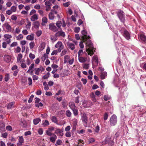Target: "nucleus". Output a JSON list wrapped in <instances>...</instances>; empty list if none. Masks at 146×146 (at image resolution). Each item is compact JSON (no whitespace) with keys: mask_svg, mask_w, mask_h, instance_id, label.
I'll return each mask as SVG.
<instances>
[{"mask_svg":"<svg viewBox=\"0 0 146 146\" xmlns=\"http://www.w3.org/2000/svg\"><path fill=\"white\" fill-rule=\"evenodd\" d=\"M81 33L82 35L81 40L83 42L86 41V44L87 48L86 50L88 55L92 56L94 54V48L91 40H89L90 37L87 35V31L85 30H82Z\"/></svg>","mask_w":146,"mask_h":146,"instance_id":"f257e3e1","label":"nucleus"},{"mask_svg":"<svg viewBox=\"0 0 146 146\" xmlns=\"http://www.w3.org/2000/svg\"><path fill=\"white\" fill-rule=\"evenodd\" d=\"M117 14L121 21L124 23L125 21V13L122 10H119L117 12Z\"/></svg>","mask_w":146,"mask_h":146,"instance_id":"f03ea898","label":"nucleus"},{"mask_svg":"<svg viewBox=\"0 0 146 146\" xmlns=\"http://www.w3.org/2000/svg\"><path fill=\"white\" fill-rule=\"evenodd\" d=\"M110 125L112 126H114L116 124L117 118L115 115L113 114L111 115L110 118Z\"/></svg>","mask_w":146,"mask_h":146,"instance_id":"7ed1b4c3","label":"nucleus"},{"mask_svg":"<svg viewBox=\"0 0 146 146\" xmlns=\"http://www.w3.org/2000/svg\"><path fill=\"white\" fill-rule=\"evenodd\" d=\"M55 47L58 48V52H61L62 50L64 48V46L62 43L60 41H58L55 45Z\"/></svg>","mask_w":146,"mask_h":146,"instance_id":"20e7f679","label":"nucleus"},{"mask_svg":"<svg viewBox=\"0 0 146 146\" xmlns=\"http://www.w3.org/2000/svg\"><path fill=\"white\" fill-rule=\"evenodd\" d=\"M82 117V121L86 124L88 122V118L86 114L84 112L81 113Z\"/></svg>","mask_w":146,"mask_h":146,"instance_id":"39448f33","label":"nucleus"},{"mask_svg":"<svg viewBox=\"0 0 146 146\" xmlns=\"http://www.w3.org/2000/svg\"><path fill=\"white\" fill-rule=\"evenodd\" d=\"M49 29L54 32H56L58 31V29L54 25V23H50L49 25Z\"/></svg>","mask_w":146,"mask_h":146,"instance_id":"423d86ee","label":"nucleus"},{"mask_svg":"<svg viewBox=\"0 0 146 146\" xmlns=\"http://www.w3.org/2000/svg\"><path fill=\"white\" fill-rule=\"evenodd\" d=\"M124 32L123 35L127 40H129L130 38V35L128 31L125 29H124Z\"/></svg>","mask_w":146,"mask_h":146,"instance_id":"0eeeda50","label":"nucleus"},{"mask_svg":"<svg viewBox=\"0 0 146 146\" xmlns=\"http://www.w3.org/2000/svg\"><path fill=\"white\" fill-rule=\"evenodd\" d=\"M139 39V40L142 43L145 44L146 43V37L143 34L140 35Z\"/></svg>","mask_w":146,"mask_h":146,"instance_id":"6e6552de","label":"nucleus"},{"mask_svg":"<svg viewBox=\"0 0 146 146\" xmlns=\"http://www.w3.org/2000/svg\"><path fill=\"white\" fill-rule=\"evenodd\" d=\"M54 127H51L48 128V129L46 131V133L48 136H51L53 133H51V132L54 130Z\"/></svg>","mask_w":146,"mask_h":146,"instance_id":"1a4fd4ad","label":"nucleus"},{"mask_svg":"<svg viewBox=\"0 0 146 146\" xmlns=\"http://www.w3.org/2000/svg\"><path fill=\"white\" fill-rule=\"evenodd\" d=\"M58 136H62L63 135V131L61 130L59 128H57L54 132Z\"/></svg>","mask_w":146,"mask_h":146,"instance_id":"9d476101","label":"nucleus"},{"mask_svg":"<svg viewBox=\"0 0 146 146\" xmlns=\"http://www.w3.org/2000/svg\"><path fill=\"white\" fill-rule=\"evenodd\" d=\"M45 4L46 7V11H49L50 9V7L52 5L51 3L49 1H47L45 2Z\"/></svg>","mask_w":146,"mask_h":146,"instance_id":"9b49d317","label":"nucleus"},{"mask_svg":"<svg viewBox=\"0 0 146 146\" xmlns=\"http://www.w3.org/2000/svg\"><path fill=\"white\" fill-rule=\"evenodd\" d=\"M55 36L58 37L61 36L63 37H64L65 36V34L64 32H63L62 30H60L58 31L55 34Z\"/></svg>","mask_w":146,"mask_h":146,"instance_id":"f8f14e48","label":"nucleus"},{"mask_svg":"<svg viewBox=\"0 0 146 146\" xmlns=\"http://www.w3.org/2000/svg\"><path fill=\"white\" fill-rule=\"evenodd\" d=\"M3 26L5 27L7 31H11V27L7 22H6L3 25Z\"/></svg>","mask_w":146,"mask_h":146,"instance_id":"ddd939ff","label":"nucleus"},{"mask_svg":"<svg viewBox=\"0 0 146 146\" xmlns=\"http://www.w3.org/2000/svg\"><path fill=\"white\" fill-rule=\"evenodd\" d=\"M52 136H50L49 139L50 141L53 143H54L55 142L56 139L57 138V136L54 133L52 134Z\"/></svg>","mask_w":146,"mask_h":146,"instance_id":"4468645a","label":"nucleus"},{"mask_svg":"<svg viewBox=\"0 0 146 146\" xmlns=\"http://www.w3.org/2000/svg\"><path fill=\"white\" fill-rule=\"evenodd\" d=\"M45 43L44 42H42L38 47V50L39 52L42 51L45 47Z\"/></svg>","mask_w":146,"mask_h":146,"instance_id":"2eb2a0df","label":"nucleus"},{"mask_svg":"<svg viewBox=\"0 0 146 146\" xmlns=\"http://www.w3.org/2000/svg\"><path fill=\"white\" fill-rule=\"evenodd\" d=\"M67 45L68 48L71 50H73L75 48V46L74 44L68 42L67 43Z\"/></svg>","mask_w":146,"mask_h":146,"instance_id":"dca6fc26","label":"nucleus"},{"mask_svg":"<svg viewBox=\"0 0 146 146\" xmlns=\"http://www.w3.org/2000/svg\"><path fill=\"white\" fill-rule=\"evenodd\" d=\"M42 23H41V25L42 26H45V24L47 23L48 22V19L45 17H44L42 18Z\"/></svg>","mask_w":146,"mask_h":146,"instance_id":"f3484780","label":"nucleus"},{"mask_svg":"<svg viewBox=\"0 0 146 146\" xmlns=\"http://www.w3.org/2000/svg\"><path fill=\"white\" fill-rule=\"evenodd\" d=\"M4 60L7 62H9L11 60V57L9 55H5L4 56Z\"/></svg>","mask_w":146,"mask_h":146,"instance_id":"a211bd4d","label":"nucleus"},{"mask_svg":"<svg viewBox=\"0 0 146 146\" xmlns=\"http://www.w3.org/2000/svg\"><path fill=\"white\" fill-rule=\"evenodd\" d=\"M15 103L14 102H12L9 103L7 106V108L8 109H11L12 108H14L15 107Z\"/></svg>","mask_w":146,"mask_h":146,"instance_id":"6ab92c4d","label":"nucleus"},{"mask_svg":"<svg viewBox=\"0 0 146 146\" xmlns=\"http://www.w3.org/2000/svg\"><path fill=\"white\" fill-rule=\"evenodd\" d=\"M69 106L72 110L75 108V104L73 102H70L69 104Z\"/></svg>","mask_w":146,"mask_h":146,"instance_id":"aec40b11","label":"nucleus"},{"mask_svg":"<svg viewBox=\"0 0 146 146\" xmlns=\"http://www.w3.org/2000/svg\"><path fill=\"white\" fill-rule=\"evenodd\" d=\"M90 97L92 99V100L94 102H96V100L95 98V94L93 92H92L90 94Z\"/></svg>","mask_w":146,"mask_h":146,"instance_id":"412c9836","label":"nucleus"},{"mask_svg":"<svg viewBox=\"0 0 146 146\" xmlns=\"http://www.w3.org/2000/svg\"><path fill=\"white\" fill-rule=\"evenodd\" d=\"M78 60L80 62H84L86 61L87 60V58L85 57H78Z\"/></svg>","mask_w":146,"mask_h":146,"instance_id":"4be33fe9","label":"nucleus"},{"mask_svg":"<svg viewBox=\"0 0 146 146\" xmlns=\"http://www.w3.org/2000/svg\"><path fill=\"white\" fill-rule=\"evenodd\" d=\"M34 38V36L33 34H32L31 35H28L27 37L26 38L27 40H33Z\"/></svg>","mask_w":146,"mask_h":146,"instance_id":"5701e85b","label":"nucleus"},{"mask_svg":"<svg viewBox=\"0 0 146 146\" xmlns=\"http://www.w3.org/2000/svg\"><path fill=\"white\" fill-rule=\"evenodd\" d=\"M70 59V57L68 55L65 56L64 58V63L66 64Z\"/></svg>","mask_w":146,"mask_h":146,"instance_id":"b1692460","label":"nucleus"},{"mask_svg":"<svg viewBox=\"0 0 146 146\" xmlns=\"http://www.w3.org/2000/svg\"><path fill=\"white\" fill-rule=\"evenodd\" d=\"M38 15L36 14H35L31 18V20L32 21H34L38 19Z\"/></svg>","mask_w":146,"mask_h":146,"instance_id":"393cba45","label":"nucleus"},{"mask_svg":"<svg viewBox=\"0 0 146 146\" xmlns=\"http://www.w3.org/2000/svg\"><path fill=\"white\" fill-rule=\"evenodd\" d=\"M35 67V64L34 63H32L31 64V66H29V70L27 72V73H29L30 71L32 70H33V69Z\"/></svg>","mask_w":146,"mask_h":146,"instance_id":"a878e982","label":"nucleus"},{"mask_svg":"<svg viewBox=\"0 0 146 146\" xmlns=\"http://www.w3.org/2000/svg\"><path fill=\"white\" fill-rule=\"evenodd\" d=\"M40 121H41L40 119L39 118H38L34 119L33 123L35 125H37Z\"/></svg>","mask_w":146,"mask_h":146,"instance_id":"bb28decb","label":"nucleus"},{"mask_svg":"<svg viewBox=\"0 0 146 146\" xmlns=\"http://www.w3.org/2000/svg\"><path fill=\"white\" fill-rule=\"evenodd\" d=\"M107 75V73L106 72H102L101 74L100 77L101 79H104L105 78V77Z\"/></svg>","mask_w":146,"mask_h":146,"instance_id":"cd10ccee","label":"nucleus"},{"mask_svg":"<svg viewBox=\"0 0 146 146\" xmlns=\"http://www.w3.org/2000/svg\"><path fill=\"white\" fill-rule=\"evenodd\" d=\"M54 15L52 12H50L48 14L49 18L50 20H53L54 18Z\"/></svg>","mask_w":146,"mask_h":146,"instance_id":"c85d7f7f","label":"nucleus"},{"mask_svg":"<svg viewBox=\"0 0 146 146\" xmlns=\"http://www.w3.org/2000/svg\"><path fill=\"white\" fill-rule=\"evenodd\" d=\"M51 120L52 122L55 123H57L58 122L57 119L55 116H53L51 117Z\"/></svg>","mask_w":146,"mask_h":146,"instance_id":"c756f323","label":"nucleus"},{"mask_svg":"<svg viewBox=\"0 0 146 146\" xmlns=\"http://www.w3.org/2000/svg\"><path fill=\"white\" fill-rule=\"evenodd\" d=\"M5 126L4 123L2 121H0V129L2 130L4 129Z\"/></svg>","mask_w":146,"mask_h":146,"instance_id":"7c9ffc66","label":"nucleus"},{"mask_svg":"<svg viewBox=\"0 0 146 146\" xmlns=\"http://www.w3.org/2000/svg\"><path fill=\"white\" fill-rule=\"evenodd\" d=\"M29 47L31 49H33L35 45V42H31L29 43Z\"/></svg>","mask_w":146,"mask_h":146,"instance_id":"2f4dec72","label":"nucleus"},{"mask_svg":"<svg viewBox=\"0 0 146 146\" xmlns=\"http://www.w3.org/2000/svg\"><path fill=\"white\" fill-rule=\"evenodd\" d=\"M35 70V74L37 75H39V72L40 71V68H35L34 69Z\"/></svg>","mask_w":146,"mask_h":146,"instance_id":"473e14b6","label":"nucleus"},{"mask_svg":"<svg viewBox=\"0 0 146 146\" xmlns=\"http://www.w3.org/2000/svg\"><path fill=\"white\" fill-rule=\"evenodd\" d=\"M23 57V55L21 54H18L17 61V62H19L21 59Z\"/></svg>","mask_w":146,"mask_h":146,"instance_id":"72a5a7b5","label":"nucleus"},{"mask_svg":"<svg viewBox=\"0 0 146 146\" xmlns=\"http://www.w3.org/2000/svg\"><path fill=\"white\" fill-rule=\"evenodd\" d=\"M73 111L74 114L75 116H77L78 115V110L76 108L72 110Z\"/></svg>","mask_w":146,"mask_h":146,"instance_id":"f704fd0d","label":"nucleus"},{"mask_svg":"<svg viewBox=\"0 0 146 146\" xmlns=\"http://www.w3.org/2000/svg\"><path fill=\"white\" fill-rule=\"evenodd\" d=\"M49 124L48 121L47 120H46L44 122L42 123V125L43 127H45L48 125Z\"/></svg>","mask_w":146,"mask_h":146,"instance_id":"c9c22d12","label":"nucleus"},{"mask_svg":"<svg viewBox=\"0 0 146 146\" xmlns=\"http://www.w3.org/2000/svg\"><path fill=\"white\" fill-rule=\"evenodd\" d=\"M23 36L22 34H20L18 36H16V39L17 40H20L23 39Z\"/></svg>","mask_w":146,"mask_h":146,"instance_id":"e433bc0d","label":"nucleus"},{"mask_svg":"<svg viewBox=\"0 0 146 146\" xmlns=\"http://www.w3.org/2000/svg\"><path fill=\"white\" fill-rule=\"evenodd\" d=\"M34 25L35 27L38 28L39 26L40 23L38 21H36L34 23Z\"/></svg>","mask_w":146,"mask_h":146,"instance_id":"4c0bfd02","label":"nucleus"},{"mask_svg":"<svg viewBox=\"0 0 146 146\" xmlns=\"http://www.w3.org/2000/svg\"><path fill=\"white\" fill-rule=\"evenodd\" d=\"M56 25L58 27L60 28L62 24V22L61 21H58L56 23Z\"/></svg>","mask_w":146,"mask_h":146,"instance_id":"58836bf2","label":"nucleus"},{"mask_svg":"<svg viewBox=\"0 0 146 146\" xmlns=\"http://www.w3.org/2000/svg\"><path fill=\"white\" fill-rule=\"evenodd\" d=\"M66 115L68 117H70L71 116L72 113L70 110H68L66 111Z\"/></svg>","mask_w":146,"mask_h":146,"instance_id":"ea45409f","label":"nucleus"},{"mask_svg":"<svg viewBox=\"0 0 146 146\" xmlns=\"http://www.w3.org/2000/svg\"><path fill=\"white\" fill-rule=\"evenodd\" d=\"M141 67L146 71V62L142 63L141 65Z\"/></svg>","mask_w":146,"mask_h":146,"instance_id":"a19ab883","label":"nucleus"},{"mask_svg":"<svg viewBox=\"0 0 146 146\" xmlns=\"http://www.w3.org/2000/svg\"><path fill=\"white\" fill-rule=\"evenodd\" d=\"M4 38L7 39H10L12 38V36L11 35L9 34H5L4 35Z\"/></svg>","mask_w":146,"mask_h":146,"instance_id":"79ce46f5","label":"nucleus"},{"mask_svg":"<svg viewBox=\"0 0 146 146\" xmlns=\"http://www.w3.org/2000/svg\"><path fill=\"white\" fill-rule=\"evenodd\" d=\"M108 113L107 112L105 113L104 115V120H106L108 118Z\"/></svg>","mask_w":146,"mask_h":146,"instance_id":"37998d69","label":"nucleus"},{"mask_svg":"<svg viewBox=\"0 0 146 146\" xmlns=\"http://www.w3.org/2000/svg\"><path fill=\"white\" fill-rule=\"evenodd\" d=\"M50 73L48 72L43 77V78L44 79H46L49 77Z\"/></svg>","mask_w":146,"mask_h":146,"instance_id":"c03bdc74","label":"nucleus"},{"mask_svg":"<svg viewBox=\"0 0 146 146\" xmlns=\"http://www.w3.org/2000/svg\"><path fill=\"white\" fill-rule=\"evenodd\" d=\"M9 79V74H6L5 77V80L6 82H7Z\"/></svg>","mask_w":146,"mask_h":146,"instance_id":"a18cd8bd","label":"nucleus"},{"mask_svg":"<svg viewBox=\"0 0 146 146\" xmlns=\"http://www.w3.org/2000/svg\"><path fill=\"white\" fill-rule=\"evenodd\" d=\"M67 52V51L65 49H64L62 51V52L60 54L61 56H63L65 55V54H66Z\"/></svg>","mask_w":146,"mask_h":146,"instance_id":"49530a36","label":"nucleus"},{"mask_svg":"<svg viewBox=\"0 0 146 146\" xmlns=\"http://www.w3.org/2000/svg\"><path fill=\"white\" fill-rule=\"evenodd\" d=\"M93 61H95V62L96 63H98V58L95 56H94L93 57Z\"/></svg>","mask_w":146,"mask_h":146,"instance_id":"de8ad7c7","label":"nucleus"},{"mask_svg":"<svg viewBox=\"0 0 146 146\" xmlns=\"http://www.w3.org/2000/svg\"><path fill=\"white\" fill-rule=\"evenodd\" d=\"M24 139L22 136L19 137V142L23 143L24 142Z\"/></svg>","mask_w":146,"mask_h":146,"instance_id":"09e8293b","label":"nucleus"},{"mask_svg":"<svg viewBox=\"0 0 146 146\" xmlns=\"http://www.w3.org/2000/svg\"><path fill=\"white\" fill-rule=\"evenodd\" d=\"M57 36H52L51 37V39L52 41H56L58 39L57 38Z\"/></svg>","mask_w":146,"mask_h":146,"instance_id":"8fccbe9b","label":"nucleus"},{"mask_svg":"<svg viewBox=\"0 0 146 146\" xmlns=\"http://www.w3.org/2000/svg\"><path fill=\"white\" fill-rule=\"evenodd\" d=\"M80 30V28L78 27H76L74 29V31L76 33H78Z\"/></svg>","mask_w":146,"mask_h":146,"instance_id":"3c124183","label":"nucleus"},{"mask_svg":"<svg viewBox=\"0 0 146 146\" xmlns=\"http://www.w3.org/2000/svg\"><path fill=\"white\" fill-rule=\"evenodd\" d=\"M70 2H68L63 4V5L64 7H68L70 4Z\"/></svg>","mask_w":146,"mask_h":146,"instance_id":"603ef678","label":"nucleus"},{"mask_svg":"<svg viewBox=\"0 0 146 146\" xmlns=\"http://www.w3.org/2000/svg\"><path fill=\"white\" fill-rule=\"evenodd\" d=\"M29 56L30 58L32 60L35 57V55L32 54L31 53H30Z\"/></svg>","mask_w":146,"mask_h":146,"instance_id":"864d4df0","label":"nucleus"},{"mask_svg":"<svg viewBox=\"0 0 146 146\" xmlns=\"http://www.w3.org/2000/svg\"><path fill=\"white\" fill-rule=\"evenodd\" d=\"M7 130L11 131L12 129V127L10 125H8L6 127Z\"/></svg>","mask_w":146,"mask_h":146,"instance_id":"5fc2aeb1","label":"nucleus"},{"mask_svg":"<svg viewBox=\"0 0 146 146\" xmlns=\"http://www.w3.org/2000/svg\"><path fill=\"white\" fill-rule=\"evenodd\" d=\"M17 43L16 42H13L11 45L10 46L11 47H13L14 46H17Z\"/></svg>","mask_w":146,"mask_h":146,"instance_id":"6e6d98bb","label":"nucleus"},{"mask_svg":"<svg viewBox=\"0 0 146 146\" xmlns=\"http://www.w3.org/2000/svg\"><path fill=\"white\" fill-rule=\"evenodd\" d=\"M34 95H32L30 97L29 99V100H28V102L29 103H30L33 100V99L34 98Z\"/></svg>","mask_w":146,"mask_h":146,"instance_id":"4d7b16f0","label":"nucleus"},{"mask_svg":"<svg viewBox=\"0 0 146 146\" xmlns=\"http://www.w3.org/2000/svg\"><path fill=\"white\" fill-rule=\"evenodd\" d=\"M100 130V127L98 125L95 128V131L96 133H98Z\"/></svg>","mask_w":146,"mask_h":146,"instance_id":"13d9d810","label":"nucleus"},{"mask_svg":"<svg viewBox=\"0 0 146 146\" xmlns=\"http://www.w3.org/2000/svg\"><path fill=\"white\" fill-rule=\"evenodd\" d=\"M28 84L29 85H31L32 84V81L31 78L30 77L28 78Z\"/></svg>","mask_w":146,"mask_h":146,"instance_id":"bf43d9fd","label":"nucleus"},{"mask_svg":"<svg viewBox=\"0 0 146 146\" xmlns=\"http://www.w3.org/2000/svg\"><path fill=\"white\" fill-rule=\"evenodd\" d=\"M11 10L12 12H15L16 11V7L15 6H12L11 8Z\"/></svg>","mask_w":146,"mask_h":146,"instance_id":"052dcab7","label":"nucleus"},{"mask_svg":"<svg viewBox=\"0 0 146 146\" xmlns=\"http://www.w3.org/2000/svg\"><path fill=\"white\" fill-rule=\"evenodd\" d=\"M43 106V104L41 102L39 103H37V104H36L35 106L36 107L39 108L40 107H42Z\"/></svg>","mask_w":146,"mask_h":146,"instance_id":"680f3d73","label":"nucleus"},{"mask_svg":"<svg viewBox=\"0 0 146 146\" xmlns=\"http://www.w3.org/2000/svg\"><path fill=\"white\" fill-rule=\"evenodd\" d=\"M65 136L67 137H70L71 136V133L69 131L65 133Z\"/></svg>","mask_w":146,"mask_h":146,"instance_id":"e2e57ef3","label":"nucleus"},{"mask_svg":"<svg viewBox=\"0 0 146 146\" xmlns=\"http://www.w3.org/2000/svg\"><path fill=\"white\" fill-rule=\"evenodd\" d=\"M56 143L58 145H60L62 144V141L61 140L58 139Z\"/></svg>","mask_w":146,"mask_h":146,"instance_id":"0e129e2a","label":"nucleus"},{"mask_svg":"<svg viewBox=\"0 0 146 146\" xmlns=\"http://www.w3.org/2000/svg\"><path fill=\"white\" fill-rule=\"evenodd\" d=\"M75 36L76 39L77 40H79L80 39V37L78 34H76L75 35Z\"/></svg>","mask_w":146,"mask_h":146,"instance_id":"69168bd1","label":"nucleus"},{"mask_svg":"<svg viewBox=\"0 0 146 146\" xmlns=\"http://www.w3.org/2000/svg\"><path fill=\"white\" fill-rule=\"evenodd\" d=\"M79 96H78L76 97L75 98V102L77 103V104H78V103L79 102Z\"/></svg>","mask_w":146,"mask_h":146,"instance_id":"338daca9","label":"nucleus"},{"mask_svg":"<svg viewBox=\"0 0 146 146\" xmlns=\"http://www.w3.org/2000/svg\"><path fill=\"white\" fill-rule=\"evenodd\" d=\"M42 34V31H38L36 33L37 36L38 37L39 36Z\"/></svg>","mask_w":146,"mask_h":146,"instance_id":"774afa93","label":"nucleus"}]
</instances>
